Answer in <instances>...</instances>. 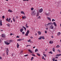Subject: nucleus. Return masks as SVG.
Returning a JSON list of instances; mask_svg holds the SVG:
<instances>
[{
	"instance_id": "4be33fe9",
	"label": "nucleus",
	"mask_w": 61,
	"mask_h": 61,
	"mask_svg": "<svg viewBox=\"0 0 61 61\" xmlns=\"http://www.w3.org/2000/svg\"><path fill=\"white\" fill-rule=\"evenodd\" d=\"M6 25H8V27H10V24H7Z\"/></svg>"
},
{
	"instance_id": "c756f323",
	"label": "nucleus",
	"mask_w": 61,
	"mask_h": 61,
	"mask_svg": "<svg viewBox=\"0 0 61 61\" xmlns=\"http://www.w3.org/2000/svg\"><path fill=\"white\" fill-rule=\"evenodd\" d=\"M32 56H36V55H35V54H32Z\"/></svg>"
},
{
	"instance_id": "9b49d317",
	"label": "nucleus",
	"mask_w": 61,
	"mask_h": 61,
	"mask_svg": "<svg viewBox=\"0 0 61 61\" xmlns=\"http://www.w3.org/2000/svg\"><path fill=\"white\" fill-rule=\"evenodd\" d=\"M38 33L39 35H41V33L40 32V31H38Z\"/></svg>"
},
{
	"instance_id": "e433bc0d",
	"label": "nucleus",
	"mask_w": 61,
	"mask_h": 61,
	"mask_svg": "<svg viewBox=\"0 0 61 61\" xmlns=\"http://www.w3.org/2000/svg\"><path fill=\"white\" fill-rule=\"evenodd\" d=\"M6 53L7 54V55H8V51H6Z\"/></svg>"
},
{
	"instance_id": "052dcab7",
	"label": "nucleus",
	"mask_w": 61,
	"mask_h": 61,
	"mask_svg": "<svg viewBox=\"0 0 61 61\" xmlns=\"http://www.w3.org/2000/svg\"><path fill=\"white\" fill-rule=\"evenodd\" d=\"M55 58H58V57L56 56Z\"/></svg>"
},
{
	"instance_id": "4d7b16f0",
	"label": "nucleus",
	"mask_w": 61,
	"mask_h": 61,
	"mask_svg": "<svg viewBox=\"0 0 61 61\" xmlns=\"http://www.w3.org/2000/svg\"><path fill=\"white\" fill-rule=\"evenodd\" d=\"M23 52V51H21V52H20L21 54H22Z\"/></svg>"
},
{
	"instance_id": "ddd939ff",
	"label": "nucleus",
	"mask_w": 61,
	"mask_h": 61,
	"mask_svg": "<svg viewBox=\"0 0 61 61\" xmlns=\"http://www.w3.org/2000/svg\"><path fill=\"white\" fill-rule=\"evenodd\" d=\"M19 46V45L18 44V43H17V48H18Z\"/></svg>"
},
{
	"instance_id": "2eb2a0df",
	"label": "nucleus",
	"mask_w": 61,
	"mask_h": 61,
	"mask_svg": "<svg viewBox=\"0 0 61 61\" xmlns=\"http://www.w3.org/2000/svg\"><path fill=\"white\" fill-rule=\"evenodd\" d=\"M52 23H48L47 25H52Z\"/></svg>"
},
{
	"instance_id": "a18cd8bd",
	"label": "nucleus",
	"mask_w": 61,
	"mask_h": 61,
	"mask_svg": "<svg viewBox=\"0 0 61 61\" xmlns=\"http://www.w3.org/2000/svg\"><path fill=\"white\" fill-rule=\"evenodd\" d=\"M55 59L54 58H53L52 59V60L53 61H55Z\"/></svg>"
},
{
	"instance_id": "4c0bfd02",
	"label": "nucleus",
	"mask_w": 61,
	"mask_h": 61,
	"mask_svg": "<svg viewBox=\"0 0 61 61\" xmlns=\"http://www.w3.org/2000/svg\"><path fill=\"white\" fill-rule=\"evenodd\" d=\"M20 37V36H17L16 37V38H19Z\"/></svg>"
},
{
	"instance_id": "9d476101",
	"label": "nucleus",
	"mask_w": 61,
	"mask_h": 61,
	"mask_svg": "<svg viewBox=\"0 0 61 61\" xmlns=\"http://www.w3.org/2000/svg\"><path fill=\"white\" fill-rule=\"evenodd\" d=\"M1 36L2 37H4V38H5V35L4 34H2V35Z\"/></svg>"
},
{
	"instance_id": "aec40b11",
	"label": "nucleus",
	"mask_w": 61,
	"mask_h": 61,
	"mask_svg": "<svg viewBox=\"0 0 61 61\" xmlns=\"http://www.w3.org/2000/svg\"><path fill=\"white\" fill-rule=\"evenodd\" d=\"M39 15V12L38 11L37 12V15H36L37 16H38V15Z\"/></svg>"
},
{
	"instance_id": "5fc2aeb1",
	"label": "nucleus",
	"mask_w": 61,
	"mask_h": 61,
	"mask_svg": "<svg viewBox=\"0 0 61 61\" xmlns=\"http://www.w3.org/2000/svg\"><path fill=\"white\" fill-rule=\"evenodd\" d=\"M52 21H55V20L54 19H53L52 20Z\"/></svg>"
},
{
	"instance_id": "a878e982",
	"label": "nucleus",
	"mask_w": 61,
	"mask_h": 61,
	"mask_svg": "<svg viewBox=\"0 0 61 61\" xmlns=\"http://www.w3.org/2000/svg\"><path fill=\"white\" fill-rule=\"evenodd\" d=\"M35 52H36L37 51H38V49H36V50H35Z\"/></svg>"
},
{
	"instance_id": "5701e85b",
	"label": "nucleus",
	"mask_w": 61,
	"mask_h": 61,
	"mask_svg": "<svg viewBox=\"0 0 61 61\" xmlns=\"http://www.w3.org/2000/svg\"><path fill=\"white\" fill-rule=\"evenodd\" d=\"M34 14H33V15H36V12L35 11H34Z\"/></svg>"
},
{
	"instance_id": "4468645a",
	"label": "nucleus",
	"mask_w": 61,
	"mask_h": 61,
	"mask_svg": "<svg viewBox=\"0 0 61 61\" xmlns=\"http://www.w3.org/2000/svg\"><path fill=\"white\" fill-rule=\"evenodd\" d=\"M53 24H54L55 26H56V23L55 22H53Z\"/></svg>"
},
{
	"instance_id": "ea45409f",
	"label": "nucleus",
	"mask_w": 61,
	"mask_h": 61,
	"mask_svg": "<svg viewBox=\"0 0 61 61\" xmlns=\"http://www.w3.org/2000/svg\"><path fill=\"white\" fill-rule=\"evenodd\" d=\"M6 21L7 22H8V18H7L6 19Z\"/></svg>"
},
{
	"instance_id": "c03bdc74",
	"label": "nucleus",
	"mask_w": 61,
	"mask_h": 61,
	"mask_svg": "<svg viewBox=\"0 0 61 61\" xmlns=\"http://www.w3.org/2000/svg\"><path fill=\"white\" fill-rule=\"evenodd\" d=\"M42 59H44V56H42Z\"/></svg>"
},
{
	"instance_id": "8fccbe9b",
	"label": "nucleus",
	"mask_w": 61,
	"mask_h": 61,
	"mask_svg": "<svg viewBox=\"0 0 61 61\" xmlns=\"http://www.w3.org/2000/svg\"><path fill=\"white\" fill-rule=\"evenodd\" d=\"M9 51V50H8V48H7V49L6 51H7L8 52Z\"/></svg>"
},
{
	"instance_id": "20e7f679",
	"label": "nucleus",
	"mask_w": 61,
	"mask_h": 61,
	"mask_svg": "<svg viewBox=\"0 0 61 61\" xmlns=\"http://www.w3.org/2000/svg\"><path fill=\"white\" fill-rule=\"evenodd\" d=\"M0 25L1 26H2V20H0Z\"/></svg>"
},
{
	"instance_id": "a211bd4d",
	"label": "nucleus",
	"mask_w": 61,
	"mask_h": 61,
	"mask_svg": "<svg viewBox=\"0 0 61 61\" xmlns=\"http://www.w3.org/2000/svg\"><path fill=\"white\" fill-rule=\"evenodd\" d=\"M42 36H40V38H38V39L39 40H41V39H42Z\"/></svg>"
},
{
	"instance_id": "7ed1b4c3",
	"label": "nucleus",
	"mask_w": 61,
	"mask_h": 61,
	"mask_svg": "<svg viewBox=\"0 0 61 61\" xmlns=\"http://www.w3.org/2000/svg\"><path fill=\"white\" fill-rule=\"evenodd\" d=\"M4 42L5 43V44H6L7 45H9V44H8V42L6 41H5Z\"/></svg>"
},
{
	"instance_id": "69168bd1",
	"label": "nucleus",
	"mask_w": 61,
	"mask_h": 61,
	"mask_svg": "<svg viewBox=\"0 0 61 61\" xmlns=\"http://www.w3.org/2000/svg\"><path fill=\"white\" fill-rule=\"evenodd\" d=\"M46 30H48V28H46Z\"/></svg>"
},
{
	"instance_id": "39448f33",
	"label": "nucleus",
	"mask_w": 61,
	"mask_h": 61,
	"mask_svg": "<svg viewBox=\"0 0 61 61\" xmlns=\"http://www.w3.org/2000/svg\"><path fill=\"white\" fill-rule=\"evenodd\" d=\"M23 30H24V29L23 28H22L20 30V32H22Z\"/></svg>"
},
{
	"instance_id": "f3484780",
	"label": "nucleus",
	"mask_w": 61,
	"mask_h": 61,
	"mask_svg": "<svg viewBox=\"0 0 61 61\" xmlns=\"http://www.w3.org/2000/svg\"><path fill=\"white\" fill-rule=\"evenodd\" d=\"M28 51L30 52V53H33V52H32V51H31V50H28Z\"/></svg>"
},
{
	"instance_id": "1a4fd4ad",
	"label": "nucleus",
	"mask_w": 61,
	"mask_h": 61,
	"mask_svg": "<svg viewBox=\"0 0 61 61\" xmlns=\"http://www.w3.org/2000/svg\"><path fill=\"white\" fill-rule=\"evenodd\" d=\"M22 19H25L26 18V17L25 16H24H24H22Z\"/></svg>"
},
{
	"instance_id": "dca6fc26",
	"label": "nucleus",
	"mask_w": 61,
	"mask_h": 61,
	"mask_svg": "<svg viewBox=\"0 0 61 61\" xmlns=\"http://www.w3.org/2000/svg\"><path fill=\"white\" fill-rule=\"evenodd\" d=\"M60 34H61V33L60 32H59L57 34V36H60Z\"/></svg>"
},
{
	"instance_id": "c85d7f7f",
	"label": "nucleus",
	"mask_w": 61,
	"mask_h": 61,
	"mask_svg": "<svg viewBox=\"0 0 61 61\" xmlns=\"http://www.w3.org/2000/svg\"><path fill=\"white\" fill-rule=\"evenodd\" d=\"M13 20L14 22H15V17H13Z\"/></svg>"
},
{
	"instance_id": "6e6d98bb",
	"label": "nucleus",
	"mask_w": 61,
	"mask_h": 61,
	"mask_svg": "<svg viewBox=\"0 0 61 61\" xmlns=\"http://www.w3.org/2000/svg\"><path fill=\"white\" fill-rule=\"evenodd\" d=\"M3 18H5V16H2Z\"/></svg>"
},
{
	"instance_id": "774afa93",
	"label": "nucleus",
	"mask_w": 61,
	"mask_h": 61,
	"mask_svg": "<svg viewBox=\"0 0 61 61\" xmlns=\"http://www.w3.org/2000/svg\"><path fill=\"white\" fill-rule=\"evenodd\" d=\"M54 61H57V60H54Z\"/></svg>"
},
{
	"instance_id": "338daca9",
	"label": "nucleus",
	"mask_w": 61,
	"mask_h": 61,
	"mask_svg": "<svg viewBox=\"0 0 61 61\" xmlns=\"http://www.w3.org/2000/svg\"><path fill=\"white\" fill-rule=\"evenodd\" d=\"M2 59V57H0V59Z\"/></svg>"
},
{
	"instance_id": "b1692460",
	"label": "nucleus",
	"mask_w": 61,
	"mask_h": 61,
	"mask_svg": "<svg viewBox=\"0 0 61 61\" xmlns=\"http://www.w3.org/2000/svg\"><path fill=\"white\" fill-rule=\"evenodd\" d=\"M34 11H32L31 13V15H34Z\"/></svg>"
},
{
	"instance_id": "a19ab883",
	"label": "nucleus",
	"mask_w": 61,
	"mask_h": 61,
	"mask_svg": "<svg viewBox=\"0 0 61 61\" xmlns=\"http://www.w3.org/2000/svg\"><path fill=\"white\" fill-rule=\"evenodd\" d=\"M9 42L10 43H11L12 42V40H10Z\"/></svg>"
},
{
	"instance_id": "864d4df0",
	"label": "nucleus",
	"mask_w": 61,
	"mask_h": 61,
	"mask_svg": "<svg viewBox=\"0 0 61 61\" xmlns=\"http://www.w3.org/2000/svg\"><path fill=\"white\" fill-rule=\"evenodd\" d=\"M30 41H31V39H30L28 41V42H30Z\"/></svg>"
},
{
	"instance_id": "7c9ffc66",
	"label": "nucleus",
	"mask_w": 61,
	"mask_h": 61,
	"mask_svg": "<svg viewBox=\"0 0 61 61\" xmlns=\"http://www.w3.org/2000/svg\"><path fill=\"white\" fill-rule=\"evenodd\" d=\"M48 19H49V20L50 21H51V19L50 18H49V17H48L47 18Z\"/></svg>"
},
{
	"instance_id": "603ef678",
	"label": "nucleus",
	"mask_w": 61,
	"mask_h": 61,
	"mask_svg": "<svg viewBox=\"0 0 61 61\" xmlns=\"http://www.w3.org/2000/svg\"><path fill=\"white\" fill-rule=\"evenodd\" d=\"M23 1H29V0H23Z\"/></svg>"
},
{
	"instance_id": "bf43d9fd",
	"label": "nucleus",
	"mask_w": 61,
	"mask_h": 61,
	"mask_svg": "<svg viewBox=\"0 0 61 61\" xmlns=\"http://www.w3.org/2000/svg\"><path fill=\"white\" fill-rule=\"evenodd\" d=\"M22 33L23 34H25V32H22Z\"/></svg>"
},
{
	"instance_id": "58836bf2",
	"label": "nucleus",
	"mask_w": 61,
	"mask_h": 61,
	"mask_svg": "<svg viewBox=\"0 0 61 61\" xmlns=\"http://www.w3.org/2000/svg\"><path fill=\"white\" fill-rule=\"evenodd\" d=\"M59 45H57L56 47H57V48H59Z\"/></svg>"
},
{
	"instance_id": "680f3d73",
	"label": "nucleus",
	"mask_w": 61,
	"mask_h": 61,
	"mask_svg": "<svg viewBox=\"0 0 61 61\" xmlns=\"http://www.w3.org/2000/svg\"><path fill=\"white\" fill-rule=\"evenodd\" d=\"M51 54H53V52H52V51H50V52Z\"/></svg>"
},
{
	"instance_id": "473e14b6",
	"label": "nucleus",
	"mask_w": 61,
	"mask_h": 61,
	"mask_svg": "<svg viewBox=\"0 0 61 61\" xmlns=\"http://www.w3.org/2000/svg\"><path fill=\"white\" fill-rule=\"evenodd\" d=\"M37 55H38V56H40V55L38 53H37Z\"/></svg>"
},
{
	"instance_id": "f704fd0d",
	"label": "nucleus",
	"mask_w": 61,
	"mask_h": 61,
	"mask_svg": "<svg viewBox=\"0 0 61 61\" xmlns=\"http://www.w3.org/2000/svg\"><path fill=\"white\" fill-rule=\"evenodd\" d=\"M42 37V38L43 39H45V37H44V36H43Z\"/></svg>"
},
{
	"instance_id": "2f4dec72",
	"label": "nucleus",
	"mask_w": 61,
	"mask_h": 61,
	"mask_svg": "<svg viewBox=\"0 0 61 61\" xmlns=\"http://www.w3.org/2000/svg\"><path fill=\"white\" fill-rule=\"evenodd\" d=\"M34 59V57H32V58H31V60H33V59Z\"/></svg>"
},
{
	"instance_id": "49530a36",
	"label": "nucleus",
	"mask_w": 61,
	"mask_h": 61,
	"mask_svg": "<svg viewBox=\"0 0 61 61\" xmlns=\"http://www.w3.org/2000/svg\"><path fill=\"white\" fill-rule=\"evenodd\" d=\"M28 56V55H26L24 56Z\"/></svg>"
},
{
	"instance_id": "72a5a7b5",
	"label": "nucleus",
	"mask_w": 61,
	"mask_h": 61,
	"mask_svg": "<svg viewBox=\"0 0 61 61\" xmlns=\"http://www.w3.org/2000/svg\"><path fill=\"white\" fill-rule=\"evenodd\" d=\"M43 55L44 56H45V57H46V55L45 54H43Z\"/></svg>"
},
{
	"instance_id": "6e6552de",
	"label": "nucleus",
	"mask_w": 61,
	"mask_h": 61,
	"mask_svg": "<svg viewBox=\"0 0 61 61\" xmlns=\"http://www.w3.org/2000/svg\"><path fill=\"white\" fill-rule=\"evenodd\" d=\"M61 56V54H57L56 55V56Z\"/></svg>"
},
{
	"instance_id": "412c9836",
	"label": "nucleus",
	"mask_w": 61,
	"mask_h": 61,
	"mask_svg": "<svg viewBox=\"0 0 61 61\" xmlns=\"http://www.w3.org/2000/svg\"><path fill=\"white\" fill-rule=\"evenodd\" d=\"M25 27L27 28L28 27V26H27V23H26L25 25Z\"/></svg>"
},
{
	"instance_id": "0eeeda50",
	"label": "nucleus",
	"mask_w": 61,
	"mask_h": 61,
	"mask_svg": "<svg viewBox=\"0 0 61 61\" xmlns=\"http://www.w3.org/2000/svg\"><path fill=\"white\" fill-rule=\"evenodd\" d=\"M21 14H23L24 15H25V13L24 12V11H21Z\"/></svg>"
},
{
	"instance_id": "cd10ccee",
	"label": "nucleus",
	"mask_w": 61,
	"mask_h": 61,
	"mask_svg": "<svg viewBox=\"0 0 61 61\" xmlns=\"http://www.w3.org/2000/svg\"><path fill=\"white\" fill-rule=\"evenodd\" d=\"M45 15H49V13H48V14H47L46 13L45 14Z\"/></svg>"
},
{
	"instance_id": "f257e3e1",
	"label": "nucleus",
	"mask_w": 61,
	"mask_h": 61,
	"mask_svg": "<svg viewBox=\"0 0 61 61\" xmlns=\"http://www.w3.org/2000/svg\"><path fill=\"white\" fill-rule=\"evenodd\" d=\"M42 12H43V9L41 8L39 10V13H42Z\"/></svg>"
},
{
	"instance_id": "de8ad7c7",
	"label": "nucleus",
	"mask_w": 61,
	"mask_h": 61,
	"mask_svg": "<svg viewBox=\"0 0 61 61\" xmlns=\"http://www.w3.org/2000/svg\"><path fill=\"white\" fill-rule=\"evenodd\" d=\"M2 55L3 56H5V53H3V54Z\"/></svg>"
},
{
	"instance_id": "3c124183",
	"label": "nucleus",
	"mask_w": 61,
	"mask_h": 61,
	"mask_svg": "<svg viewBox=\"0 0 61 61\" xmlns=\"http://www.w3.org/2000/svg\"><path fill=\"white\" fill-rule=\"evenodd\" d=\"M38 18L39 19L40 18V16L38 18H37V19H38Z\"/></svg>"
},
{
	"instance_id": "6ab92c4d",
	"label": "nucleus",
	"mask_w": 61,
	"mask_h": 61,
	"mask_svg": "<svg viewBox=\"0 0 61 61\" xmlns=\"http://www.w3.org/2000/svg\"><path fill=\"white\" fill-rule=\"evenodd\" d=\"M8 12H13V11L11 10L10 9L9 10H8Z\"/></svg>"
},
{
	"instance_id": "393cba45",
	"label": "nucleus",
	"mask_w": 61,
	"mask_h": 61,
	"mask_svg": "<svg viewBox=\"0 0 61 61\" xmlns=\"http://www.w3.org/2000/svg\"><path fill=\"white\" fill-rule=\"evenodd\" d=\"M27 33V34H28L29 33V30H28L26 32V34Z\"/></svg>"
},
{
	"instance_id": "0e129e2a",
	"label": "nucleus",
	"mask_w": 61,
	"mask_h": 61,
	"mask_svg": "<svg viewBox=\"0 0 61 61\" xmlns=\"http://www.w3.org/2000/svg\"><path fill=\"white\" fill-rule=\"evenodd\" d=\"M33 38V37H30V38L32 39V38Z\"/></svg>"
},
{
	"instance_id": "09e8293b",
	"label": "nucleus",
	"mask_w": 61,
	"mask_h": 61,
	"mask_svg": "<svg viewBox=\"0 0 61 61\" xmlns=\"http://www.w3.org/2000/svg\"><path fill=\"white\" fill-rule=\"evenodd\" d=\"M57 51H58V52H59V53H60V50H57Z\"/></svg>"
},
{
	"instance_id": "c9c22d12",
	"label": "nucleus",
	"mask_w": 61,
	"mask_h": 61,
	"mask_svg": "<svg viewBox=\"0 0 61 61\" xmlns=\"http://www.w3.org/2000/svg\"><path fill=\"white\" fill-rule=\"evenodd\" d=\"M53 52H55V49L54 48H53Z\"/></svg>"
},
{
	"instance_id": "bb28decb",
	"label": "nucleus",
	"mask_w": 61,
	"mask_h": 61,
	"mask_svg": "<svg viewBox=\"0 0 61 61\" xmlns=\"http://www.w3.org/2000/svg\"><path fill=\"white\" fill-rule=\"evenodd\" d=\"M17 40V41H20L22 40V39H18Z\"/></svg>"
},
{
	"instance_id": "423d86ee",
	"label": "nucleus",
	"mask_w": 61,
	"mask_h": 61,
	"mask_svg": "<svg viewBox=\"0 0 61 61\" xmlns=\"http://www.w3.org/2000/svg\"><path fill=\"white\" fill-rule=\"evenodd\" d=\"M22 28H24V29L25 31H26V28H25V27H24V26H22Z\"/></svg>"
},
{
	"instance_id": "79ce46f5",
	"label": "nucleus",
	"mask_w": 61,
	"mask_h": 61,
	"mask_svg": "<svg viewBox=\"0 0 61 61\" xmlns=\"http://www.w3.org/2000/svg\"><path fill=\"white\" fill-rule=\"evenodd\" d=\"M28 34H27V33L26 34H25V36H28Z\"/></svg>"
},
{
	"instance_id": "13d9d810",
	"label": "nucleus",
	"mask_w": 61,
	"mask_h": 61,
	"mask_svg": "<svg viewBox=\"0 0 61 61\" xmlns=\"http://www.w3.org/2000/svg\"><path fill=\"white\" fill-rule=\"evenodd\" d=\"M45 33L46 34L47 33V32L46 31H45Z\"/></svg>"
},
{
	"instance_id": "e2e57ef3",
	"label": "nucleus",
	"mask_w": 61,
	"mask_h": 61,
	"mask_svg": "<svg viewBox=\"0 0 61 61\" xmlns=\"http://www.w3.org/2000/svg\"><path fill=\"white\" fill-rule=\"evenodd\" d=\"M12 33H10V36H12Z\"/></svg>"
},
{
	"instance_id": "37998d69",
	"label": "nucleus",
	"mask_w": 61,
	"mask_h": 61,
	"mask_svg": "<svg viewBox=\"0 0 61 61\" xmlns=\"http://www.w3.org/2000/svg\"><path fill=\"white\" fill-rule=\"evenodd\" d=\"M34 10V8H32L31 9V10Z\"/></svg>"
},
{
	"instance_id": "f03ea898",
	"label": "nucleus",
	"mask_w": 61,
	"mask_h": 61,
	"mask_svg": "<svg viewBox=\"0 0 61 61\" xmlns=\"http://www.w3.org/2000/svg\"><path fill=\"white\" fill-rule=\"evenodd\" d=\"M50 28L52 29H53L54 28V26H53V25H51L50 27Z\"/></svg>"
},
{
	"instance_id": "f8f14e48",
	"label": "nucleus",
	"mask_w": 61,
	"mask_h": 61,
	"mask_svg": "<svg viewBox=\"0 0 61 61\" xmlns=\"http://www.w3.org/2000/svg\"><path fill=\"white\" fill-rule=\"evenodd\" d=\"M49 43H50V44H53V41H51L49 42Z\"/></svg>"
}]
</instances>
